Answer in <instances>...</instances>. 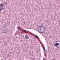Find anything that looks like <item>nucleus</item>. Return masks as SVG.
<instances>
[{"instance_id": "obj_10", "label": "nucleus", "mask_w": 60, "mask_h": 60, "mask_svg": "<svg viewBox=\"0 0 60 60\" xmlns=\"http://www.w3.org/2000/svg\"><path fill=\"white\" fill-rule=\"evenodd\" d=\"M23 32H27V30H26L24 29H23Z\"/></svg>"}, {"instance_id": "obj_12", "label": "nucleus", "mask_w": 60, "mask_h": 60, "mask_svg": "<svg viewBox=\"0 0 60 60\" xmlns=\"http://www.w3.org/2000/svg\"><path fill=\"white\" fill-rule=\"evenodd\" d=\"M43 24H42L41 25V27H42L43 26H44V25H43Z\"/></svg>"}, {"instance_id": "obj_18", "label": "nucleus", "mask_w": 60, "mask_h": 60, "mask_svg": "<svg viewBox=\"0 0 60 60\" xmlns=\"http://www.w3.org/2000/svg\"><path fill=\"white\" fill-rule=\"evenodd\" d=\"M25 23H26V22H25L24 21L23 22V23L24 24H25Z\"/></svg>"}, {"instance_id": "obj_21", "label": "nucleus", "mask_w": 60, "mask_h": 60, "mask_svg": "<svg viewBox=\"0 0 60 60\" xmlns=\"http://www.w3.org/2000/svg\"><path fill=\"white\" fill-rule=\"evenodd\" d=\"M18 31H19H19H20V30H18Z\"/></svg>"}, {"instance_id": "obj_24", "label": "nucleus", "mask_w": 60, "mask_h": 60, "mask_svg": "<svg viewBox=\"0 0 60 60\" xmlns=\"http://www.w3.org/2000/svg\"><path fill=\"white\" fill-rule=\"evenodd\" d=\"M17 36L15 37V38H17Z\"/></svg>"}, {"instance_id": "obj_16", "label": "nucleus", "mask_w": 60, "mask_h": 60, "mask_svg": "<svg viewBox=\"0 0 60 60\" xmlns=\"http://www.w3.org/2000/svg\"><path fill=\"white\" fill-rule=\"evenodd\" d=\"M42 27H43V29H44V28H45H45L44 27V26H43Z\"/></svg>"}, {"instance_id": "obj_2", "label": "nucleus", "mask_w": 60, "mask_h": 60, "mask_svg": "<svg viewBox=\"0 0 60 60\" xmlns=\"http://www.w3.org/2000/svg\"><path fill=\"white\" fill-rule=\"evenodd\" d=\"M44 30L43 31V30H42V31H39L38 30V31L39 33L40 34H43V33H44L45 32V31H46V30H45V28H44ZM42 31H43L42 32Z\"/></svg>"}, {"instance_id": "obj_7", "label": "nucleus", "mask_w": 60, "mask_h": 60, "mask_svg": "<svg viewBox=\"0 0 60 60\" xmlns=\"http://www.w3.org/2000/svg\"><path fill=\"white\" fill-rule=\"evenodd\" d=\"M43 49L44 51H46V49H45V47H43Z\"/></svg>"}, {"instance_id": "obj_5", "label": "nucleus", "mask_w": 60, "mask_h": 60, "mask_svg": "<svg viewBox=\"0 0 60 60\" xmlns=\"http://www.w3.org/2000/svg\"><path fill=\"white\" fill-rule=\"evenodd\" d=\"M25 38H26V39H28V38H29L28 36V35H26V36H25Z\"/></svg>"}, {"instance_id": "obj_6", "label": "nucleus", "mask_w": 60, "mask_h": 60, "mask_svg": "<svg viewBox=\"0 0 60 60\" xmlns=\"http://www.w3.org/2000/svg\"><path fill=\"white\" fill-rule=\"evenodd\" d=\"M4 25H5L6 26H7V25H6L7 24V23H6V22H4Z\"/></svg>"}, {"instance_id": "obj_19", "label": "nucleus", "mask_w": 60, "mask_h": 60, "mask_svg": "<svg viewBox=\"0 0 60 60\" xmlns=\"http://www.w3.org/2000/svg\"><path fill=\"white\" fill-rule=\"evenodd\" d=\"M57 42H58V41H55V42H56V43Z\"/></svg>"}, {"instance_id": "obj_27", "label": "nucleus", "mask_w": 60, "mask_h": 60, "mask_svg": "<svg viewBox=\"0 0 60 60\" xmlns=\"http://www.w3.org/2000/svg\"><path fill=\"white\" fill-rule=\"evenodd\" d=\"M59 42H60V41H59Z\"/></svg>"}, {"instance_id": "obj_3", "label": "nucleus", "mask_w": 60, "mask_h": 60, "mask_svg": "<svg viewBox=\"0 0 60 60\" xmlns=\"http://www.w3.org/2000/svg\"><path fill=\"white\" fill-rule=\"evenodd\" d=\"M8 30H9V29H8V28L7 29L6 28L4 30V31L3 32V33L4 34H8L7 32H8Z\"/></svg>"}, {"instance_id": "obj_17", "label": "nucleus", "mask_w": 60, "mask_h": 60, "mask_svg": "<svg viewBox=\"0 0 60 60\" xmlns=\"http://www.w3.org/2000/svg\"><path fill=\"white\" fill-rule=\"evenodd\" d=\"M40 27V28H41V26H39V27Z\"/></svg>"}, {"instance_id": "obj_25", "label": "nucleus", "mask_w": 60, "mask_h": 60, "mask_svg": "<svg viewBox=\"0 0 60 60\" xmlns=\"http://www.w3.org/2000/svg\"><path fill=\"white\" fill-rule=\"evenodd\" d=\"M43 60H45L44 59H43Z\"/></svg>"}, {"instance_id": "obj_1", "label": "nucleus", "mask_w": 60, "mask_h": 60, "mask_svg": "<svg viewBox=\"0 0 60 60\" xmlns=\"http://www.w3.org/2000/svg\"><path fill=\"white\" fill-rule=\"evenodd\" d=\"M0 11H1L2 10H3L5 8L4 7V4H0Z\"/></svg>"}, {"instance_id": "obj_11", "label": "nucleus", "mask_w": 60, "mask_h": 60, "mask_svg": "<svg viewBox=\"0 0 60 60\" xmlns=\"http://www.w3.org/2000/svg\"><path fill=\"white\" fill-rule=\"evenodd\" d=\"M17 28H18V29L19 30L20 29V27L19 26H17Z\"/></svg>"}, {"instance_id": "obj_4", "label": "nucleus", "mask_w": 60, "mask_h": 60, "mask_svg": "<svg viewBox=\"0 0 60 60\" xmlns=\"http://www.w3.org/2000/svg\"><path fill=\"white\" fill-rule=\"evenodd\" d=\"M59 45V43H55L54 45V46H55V47H56V46H58Z\"/></svg>"}, {"instance_id": "obj_23", "label": "nucleus", "mask_w": 60, "mask_h": 60, "mask_svg": "<svg viewBox=\"0 0 60 60\" xmlns=\"http://www.w3.org/2000/svg\"><path fill=\"white\" fill-rule=\"evenodd\" d=\"M46 52H48L47 50H46Z\"/></svg>"}, {"instance_id": "obj_22", "label": "nucleus", "mask_w": 60, "mask_h": 60, "mask_svg": "<svg viewBox=\"0 0 60 60\" xmlns=\"http://www.w3.org/2000/svg\"><path fill=\"white\" fill-rule=\"evenodd\" d=\"M40 30H41V29H40Z\"/></svg>"}, {"instance_id": "obj_8", "label": "nucleus", "mask_w": 60, "mask_h": 60, "mask_svg": "<svg viewBox=\"0 0 60 60\" xmlns=\"http://www.w3.org/2000/svg\"><path fill=\"white\" fill-rule=\"evenodd\" d=\"M34 37L36 38H38V37L37 36H36L34 35Z\"/></svg>"}, {"instance_id": "obj_9", "label": "nucleus", "mask_w": 60, "mask_h": 60, "mask_svg": "<svg viewBox=\"0 0 60 60\" xmlns=\"http://www.w3.org/2000/svg\"><path fill=\"white\" fill-rule=\"evenodd\" d=\"M3 4H4V5H5L6 4V2L4 1V2H3Z\"/></svg>"}, {"instance_id": "obj_13", "label": "nucleus", "mask_w": 60, "mask_h": 60, "mask_svg": "<svg viewBox=\"0 0 60 60\" xmlns=\"http://www.w3.org/2000/svg\"><path fill=\"white\" fill-rule=\"evenodd\" d=\"M7 57H10V55L9 54L7 55Z\"/></svg>"}, {"instance_id": "obj_28", "label": "nucleus", "mask_w": 60, "mask_h": 60, "mask_svg": "<svg viewBox=\"0 0 60 60\" xmlns=\"http://www.w3.org/2000/svg\"><path fill=\"white\" fill-rule=\"evenodd\" d=\"M42 36H43V35H42Z\"/></svg>"}, {"instance_id": "obj_15", "label": "nucleus", "mask_w": 60, "mask_h": 60, "mask_svg": "<svg viewBox=\"0 0 60 60\" xmlns=\"http://www.w3.org/2000/svg\"><path fill=\"white\" fill-rule=\"evenodd\" d=\"M32 60H35V58H34V57L33 58V59Z\"/></svg>"}, {"instance_id": "obj_14", "label": "nucleus", "mask_w": 60, "mask_h": 60, "mask_svg": "<svg viewBox=\"0 0 60 60\" xmlns=\"http://www.w3.org/2000/svg\"><path fill=\"white\" fill-rule=\"evenodd\" d=\"M16 33H19V30H18L16 31Z\"/></svg>"}, {"instance_id": "obj_26", "label": "nucleus", "mask_w": 60, "mask_h": 60, "mask_svg": "<svg viewBox=\"0 0 60 60\" xmlns=\"http://www.w3.org/2000/svg\"><path fill=\"white\" fill-rule=\"evenodd\" d=\"M15 36H16V34L15 35Z\"/></svg>"}, {"instance_id": "obj_20", "label": "nucleus", "mask_w": 60, "mask_h": 60, "mask_svg": "<svg viewBox=\"0 0 60 60\" xmlns=\"http://www.w3.org/2000/svg\"><path fill=\"white\" fill-rule=\"evenodd\" d=\"M1 60H3V59H1Z\"/></svg>"}]
</instances>
